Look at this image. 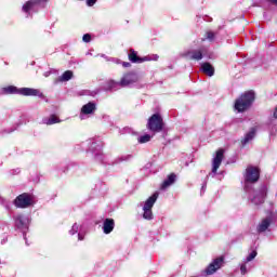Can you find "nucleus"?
Instances as JSON below:
<instances>
[{
  "mask_svg": "<svg viewBox=\"0 0 277 277\" xmlns=\"http://www.w3.org/2000/svg\"><path fill=\"white\" fill-rule=\"evenodd\" d=\"M255 94L254 91H247L242 93L239 98L236 100L234 108L239 114H243V111H248L249 108L252 107V103H254Z\"/></svg>",
  "mask_w": 277,
  "mask_h": 277,
  "instance_id": "f257e3e1",
  "label": "nucleus"
},
{
  "mask_svg": "<svg viewBox=\"0 0 277 277\" xmlns=\"http://www.w3.org/2000/svg\"><path fill=\"white\" fill-rule=\"evenodd\" d=\"M248 194V199L252 205H263L265 198H267V186L262 185L259 189H254L252 186L249 189H245Z\"/></svg>",
  "mask_w": 277,
  "mask_h": 277,
  "instance_id": "f03ea898",
  "label": "nucleus"
},
{
  "mask_svg": "<svg viewBox=\"0 0 277 277\" xmlns=\"http://www.w3.org/2000/svg\"><path fill=\"white\" fill-rule=\"evenodd\" d=\"M4 94H21L22 96H38L39 98H44V94L38 89L31 88H16L14 85H9L3 88Z\"/></svg>",
  "mask_w": 277,
  "mask_h": 277,
  "instance_id": "7ed1b4c3",
  "label": "nucleus"
},
{
  "mask_svg": "<svg viewBox=\"0 0 277 277\" xmlns=\"http://www.w3.org/2000/svg\"><path fill=\"white\" fill-rule=\"evenodd\" d=\"M261 176V172L259 171V168L249 166L246 169L245 174V189H249L252 187V183H256Z\"/></svg>",
  "mask_w": 277,
  "mask_h": 277,
  "instance_id": "20e7f679",
  "label": "nucleus"
},
{
  "mask_svg": "<svg viewBox=\"0 0 277 277\" xmlns=\"http://www.w3.org/2000/svg\"><path fill=\"white\" fill-rule=\"evenodd\" d=\"M147 129L151 133H161L163 131V118L159 114H154L147 121Z\"/></svg>",
  "mask_w": 277,
  "mask_h": 277,
  "instance_id": "39448f33",
  "label": "nucleus"
},
{
  "mask_svg": "<svg viewBox=\"0 0 277 277\" xmlns=\"http://www.w3.org/2000/svg\"><path fill=\"white\" fill-rule=\"evenodd\" d=\"M157 198H159V193H155L145 201L143 206L144 220H153V207H155V202H157Z\"/></svg>",
  "mask_w": 277,
  "mask_h": 277,
  "instance_id": "423d86ee",
  "label": "nucleus"
},
{
  "mask_svg": "<svg viewBox=\"0 0 277 277\" xmlns=\"http://www.w3.org/2000/svg\"><path fill=\"white\" fill-rule=\"evenodd\" d=\"M42 3H47V0H28L22 8V11L30 16L34 12H38L39 8H43Z\"/></svg>",
  "mask_w": 277,
  "mask_h": 277,
  "instance_id": "0eeeda50",
  "label": "nucleus"
},
{
  "mask_svg": "<svg viewBox=\"0 0 277 277\" xmlns=\"http://www.w3.org/2000/svg\"><path fill=\"white\" fill-rule=\"evenodd\" d=\"M14 205L17 209H27L34 205V196L24 193L15 198Z\"/></svg>",
  "mask_w": 277,
  "mask_h": 277,
  "instance_id": "6e6552de",
  "label": "nucleus"
},
{
  "mask_svg": "<svg viewBox=\"0 0 277 277\" xmlns=\"http://www.w3.org/2000/svg\"><path fill=\"white\" fill-rule=\"evenodd\" d=\"M140 81V75L136 72L130 71L128 74H124L120 79V87L121 88H131L135 85V83H138Z\"/></svg>",
  "mask_w": 277,
  "mask_h": 277,
  "instance_id": "1a4fd4ad",
  "label": "nucleus"
},
{
  "mask_svg": "<svg viewBox=\"0 0 277 277\" xmlns=\"http://www.w3.org/2000/svg\"><path fill=\"white\" fill-rule=\"evenodd\" d=\"M207 53V48L201 47L196 50H188L184 53H182V57H185L186 60H194L195 62H200L202 57H205Z\"/></svg>",
  "mask_w": 277,
  "mask_h": 277,
  "instance_id": "9d476101",
  "label": "nucleus"
},
{
  "mask_svg": "<svg viewBox=\"0 0 277 277\" xmlns=\"http://www.w3.org/2000/svg\"><path fill=\"white\" fill-rule=\"evenodd\" d=\"M223 160L224 149H219L212 159V173H210V176H215V174H217V170L220 169V166H222Z\"/></svg>",
  "mask_w": 277,
  "mask_h": 277,
  "instance_id": "9b49d317",
  "label": "nucleus"
},
{
  "mask_svg": "<svg viewBox=\"0 0 277 277\" xmlns=\"http://www.w3.org/2000/svg\"><path fill=\"white\" fill-rule=\"evenodd\" d=\"M129 60L133 64H142V62H150V60H154L155 62H157V60H159V55H154L151 58L148 56H145L142 58L137 56V52H135V50H130Z\"/></svg>",
  "mask_w": 277,
  "mask_h": 277,
  "instance_id": "f8f14e48",
  "label": "nucleus"
},
{
  "mask_svg": "<svg viewBox=\"0 0 277 277\" xmlns=\"http://www.w3.org/2000/svg\"><path fill=\"white\" fill-rule=\"evenodd\" d=\"M96 111V103L89 102L88 104L83 105L81 108L80 119L85 120V116H90Z\"/></svg>",
  "mask_w": 277,
  "mask_h": 277,
  "instance_id": "ddd939ff",
  "label": "nucleus"
},
{
  "mask_svg": "<svg viewBox=\"0 0 277 277\" xmlns=\"http://www.w3.org/2000/svg\"><path fill=\"white\" fill-rule=\"evenodd\" d=\"M222 263H224V259L222 258H216L215 260H213V262L210 263L209 266L205 269L207 276L215 274L216 269H220V267H222Z\"/></svg>",
  "mask_w": 277,
  "mask_h": 277,
  "instance_id": "4468645a",
  "label": "nucleus"
},
{
  "mask_svg": "<svg viewBox=\"0 0 277 277\" xmlns=\"http://www.w3.org/2000/svg\"><path fill=\"white\" fill-rule=\"evenodd\" d=\"M77 233H78V240L83 241V239L85 238V229H83V225H79L75 223L71 226V229L69 230V235H77Z\"/></svg>",
  "mask_w": 277,
  "mask_h": 277,
  "instance_id": "2eb2a0df",
  "label": "nucleus"
},
{
  "mask_svg": "<svg viewBox=\"0 0 277 277\" xmlns=\"http://www.w3.org/2000/svg\"><path fill=\"white\" fill-rule=\"evenodd\" d=\"M14 220L17 228H27V226H29V216L17 214L14 216Z\"/></svg>",
  "mask_w": 277,
  "mask_h": 277,
  "instance_id": "dca6fc26",
  "label": "nucleus"
},
{
  "mask_svg": "<svg viewBox=\"0 0 277 277\" xmlns=\"http://www.w3.org/2000/svg\"><path fill=\"white\" fill-rule=\"evenodd\" d=\"M272 222H274V219L272 216H266L262 220V222L258 225V233H265L272 225Z\"/></svg>",
  "mask_w": 277,
  "mask_h": 277,
  "instance_id": "f3484780",
  "label": "nucleus"
},
{
  "mask_svg": "<svg viewBox=\"0 0 277 277\" xmlns=\"http://www.w3.org/2000/svg\"><path fill=\"white\" fill-rule=\"evenodd\" d=\"M176 183V174L171 173L168 177L162 182L160 189H168L171 185Z\"/></svg>",
  "mask_w": 277,
  "mask_h": 277,
  "instance_id": "a211bd4d",
  "label": "nucleus"
},
{
  "mask_svg": "<svg viewBox=\"0 0 277 277\" xmlns=\"http://www.w3.org/2000/svg\"><path fill=\"white\" fill-rule=\"evenodd\" d=\"M114 226H116V224L114 223V219H106L103 225L104 234L109 235V233L114 230Z\"/></svg>",
  "mask_w": 277,
  "mask_h": 277,
  "instance_id": "6ab92c4d",
  "label": "nucleus"
},
{
  "mask_svg": "<svg viewBox=\"0 0 277 277\" xmlns=\"http://www.w3.org/2000/svg\"><path fill=\"white\" fill-rule=\"evenodd\" d=\"M201 70L205 75H208V77H213L215 75V68L212 67L210 63L201 64Z\"/></svg>",
  "mask_w": 277,
  "mask_h": 277,
  "instance_id": "aec40b11",
  "label": "nucleus"
},
{
  "mask_svg": "<svg viewBox=\"0 0 277 277\" xmlns=\"http://www.w3.org/2000/svg\"><path fill=\"white\" fill-rule=\"evenodd\" d=\"M256 135V129L252 128L243 137V140L241 141L242 146H246V144H249L250 142H252V140H254Z\"/></svg>",
  "mask_w": 277,
  "mask_h": 277,
  "instance_id": "412c9836",
  "label": "nucleus"
},
{
  "mask_svg": "<svg viewBox=\"0 0 277 277\" xmlns=\"http://www.w3.org/2000/svg\"><path fill=\"white\" fill-rule=\"evenodd\" d=\"M120 81L119 82H116V81H114V80H109V81H107L106 83H105V85H104V90L106 91V92H109V91H111V90H120Z\"/></svg>",
  "mask_w": 277,
  "mask_h": 277,
  "instance_id": "4be33fe9",
  "label": "nucleus"
},
{
  "mask_svg": "<svg viewBox=\"0 0 277 277\" xmlns=\"http://www.w3.org/2000/svg\"><path fill=\"white\" fill-rule=\"evenodd\" d=\"M60 122H62V120H60V117L55 115H51L50 117H45L42 119V123L48 126L57 124Z\"/></svg>",
  "mask_w": 277,
  "mask_h": 277,
  "instance_id": "5701e85b",
  "label": "nucleus"
},
{
  "mask_svg": "<svg viewBox=\"0 0 277 277\" xmlns=\"http://www.w3.org/2000/svg\"><path fill=\"white\" fill-rule=\"evenodd\" d=\"M70 79H72V71L67 70L58 78V81L64 83L65 81H70Z\"/></svg>",
  "mask_w": 277,
  "mask_h": 277,
  "instance_id": "b1692460",
  "label": "nucleus"
},
{
  "mask_svg": "<svg viewBox=\"0 0 277 277\" xmlns=\"http://www.w3.org/2000/svg\"><path fill=\"white\" fill-rule=\"evenodd\" d=\"M153 140V136L150 134L142 135L137 138L138 144H146L147 142H150Z\"/></svg>",
  "mask_w": 277,
  "mask_h": 277,
  "instance_id": "393cba45",
  "label": "nucleus"
},
{
  "mask_svg": "<svg viewBox=\"0 0 277 277\" xmlns=\"http://www.w3.org/2000/svg\"><path fill=\"white\" fill-rule=\"evenodd\" d=\"M130 159H133L132 155H123V156L118 157L115 160V163H122V161H130Z\"/></svg>",
  "mask_w": 277,
  "mask_h": 277,
  "instance_id": "a878e982",
  "label": "nucleus"
},
{
  "mask_svg": "<svg viewBox=\"0 0 277 277\" xmlns=\"http://www.w3.org/2000/svg\"><path fill=\"white\" fill-rule=\"evenodd\" d=\"M256 250H253L245 260V263H250V261H254L256 259Z\"/></svg>",
  "mask_w": 277,
  "mask_h": 277,
  "instance_id": "bb28decb",
  "label": "nucleus"
},
{
  "mask_svg": "<svg viewBox=\"0 0 277 277\" xmlns=\"http://www.w3.org/2000/svg\"><path fill=\"white\" fill-rule=\"evenodd\" d=\"M240 272L245 276V274H248V263L243 260L240 265Z\"/></svg>",
  "mask_w": 277,
  "mask_h": 277,
  "instance_id": "cd10ccee",
  "label": "nucleus"
},
{
  "mask_svg": "<svg viewBox=\"0 0 277 277\" xmlns=\"http://www.w3.org/2000/svg\"><path fill=\"white\" fill-rule=\"evenodd\" d=\"M206 36H207V40H210V42H213V40H215V32L213 31H208Z\"/></svg>",
  "mask_w": 277,
  "mask_h": 277,
  "instance_id": "c85d7f7f",
  "label": "nucleus"
},
{
  "mask_svg": "<svg viewBox=\"0 0 277 277\" xmlns=\"http://www.w3.org/2000/svg\"><path fill=\"white\" fill-rule=\"evenodd\" d=\"M83 42H90L92 40V36L90 34H85L82 37Z\"/></svg>",
  "mask_w": 277,
  "mask_h": 277,
  "instance_id": "c756f323",
  "label": "nucleus"
},
{
  "mask_svg": "<svg viewBox=\"0 0 277 277\" xmlns=\"http://www.w3.org/2000/svg\"><path fill=\"white\" fill-rule=\"evenodd\" d=\"M97 0H87V5H89V8H92V5H94L96 3Z\"/></svg>",
  "mask_w": 277,
  "mask_h": 277,
  "instance_id": "7c9ffc66",
  "label": "nucleus"
},
{
  "mask_svg": "<svg viewBox=\"0 0 277 277\" xmlns=\"http://www.w3.org/2000/svg\"><path fill=\"white\" fill-rule=\"evenodd\" d=\"M122 66H123V68H130V67H131V63H129V62H123V63H122Z\"/></svg>",
  "mask_w": 277,
  "mask_h": 277,
  "instance_id": "2f4dec72",
  "label": "nucleus"
},
{
  "mask_svg": "<svg viewBox=\"0 0 277 277\" xmlns=\"http://www.w3.org/2000/svg\"><path fill=\"white\" fill-rule=\"evenodd\" d=\"M273 117L277 119V106H276V108H275V110L273 113Z\"/></svg>",
  "mask_w": 277,
  "mask_h": 277,
  "instance_id": "473e14b6",
  "label": "nucleus"
},
{
  "mask_svg": "<svg viewBox=\"0 0 277 277\" xmlns=\"http://www.w3.org/2000/svg\"><path fill=\"white\" fill-rule=\"evenodd\" d=\"M49 75H51V71L44 72V77H49Z\"/></svg>",
  "mask_w": 277,
  "mask_h": 277,
  "instance_id": "72a5a7b5",
  "label": "nucleus"
},
{
  "mask_svg": "<svg viewBox=\"0 0 277 277\" xmlns=\"http://www.w3.org/2000/svg\"><path fill=\"white\" fill-rule=\"evenodd\" d=\"M83 94H90V91H85Z\"/></svg>",
  "mask_w": 277,
  "mask_h": 277,
  "instance_id": "f704fd0d",
  "label": "nucleus"
},
{
  "mask_svg": "<svg viewBox=\"0 0 277 277\" xmlns=\"http://www.w3.org/2000/svg\"><path fill=\"white\" fill-rule=\"evenodd\" d=\"M94 144H96V143H92V146H91V148H94Z\"/></svg>",
  "mask_w": 277,
  "mask_h": 277,
  "instance_id": "c9c22d12",
  "label": "nucleus"
},
{
  "mask_svg": "<svg viewBox=\"0 0 277 277\" xmlns=\"http://www.w3.org/2000/svg\"><path fill=\"white\" fill-rule=\"evenodd\" d=\"M24 239H27V236H26V235H24Z\"/></svg>",
  "mask_w": 277,
  "mask_h": 277,
  "instance_id": "e433bc0d",
  "label": "nucleus"
}]
</instances>
